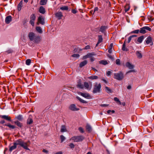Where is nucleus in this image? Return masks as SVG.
<instances>
[{
  "label": "nucleus",
  "instance_id": "1",
  "mask_svg": "<svg viewBox=\"0 0 154 154\" xmlns=\"http://www.w3.org/2000/svg\"><path fill=\"white\" fill-rule=\"evenodd\" d=\"M28 142L30 143V142L29 141L27 142H25L22 139H19L13 143L14 145L10 147L9 151L11 152L13 150L16 148L17 145H20L25 149L30 150L28 148L29 146L28 143Z\"/></svg>",
  "mask_w": 154,
  "mask_h": 154
},
{
  "label": "nucleus",
  "instance_id": "2",
  "mask_svg": "<svg viewBox=\"0 0 154 154\" xmlns=\"http://www.w3.org/2000/svg\"><path fill=\"white\" fill-rule=\"evenodd\" d=\"M101 85L100 83H95L94 85L93 93L94 94L99 93L101 91Z\"/></svg>",
  "mask_w": 154,
  "mask_h": 154
},
{
  "label": "nucleus",
  "instance_id": "3",
  "mask_svg": "<svg viewBox=\"0 0 154 154\" xmlns=\"http://www.w3.org/2000/svg\"><path fill=\"white\" fill-rule=\"evenodd\" d=\"M114 78L119 81L122 80L124 77L123 73L121 71L119 73H114Z\"/></svg>",
  "mask_w": 154,
  "mask_h": 154
},
{
  "label": "nucleus",
  "instance_id": "4",
  "mask_svg": "<svg viewBox=\"0 0 154 154\" xmlns=\"http://www.w3.org/2000/svg\"><path fill=\"white\" fill-rule=\"evenodd\" d=\"M85 139V137L82 135L74 136L72 137L71 139L75 142L82 141Z\"/></svg>",
  "mask_w": 154,
  "mask_h": 154
},
{
  "label": "nucleus",
  "instance_id": "5",
  "mask_svg": "<svg viewBox=\"0 0 154 154\" xmlns=\"http://www.w3.org/2000/svg\"><path fill=\"white\" fill-rule=\"evenodd\" d=\"M146 30L150 31L151 29L149 26H145L140 28V30H139L140 32L142 34H144L147 32Z\"/></svg>",
  "mask_w": 154,
  "mask_h": 154
},
{
  "label": "nucleus",
  "instance_id": "6",
  "mask_svg": "<svg viewBox=\"0 0 154 154\" xmlns=\"http://www.w3.org/2000/svg\"><path fill=\"white\" fill-rule=\"evenodd\" d=\"M69 109L72 111H76L79 110V109L76 108L75 105L74 104L70 105L69 107Z\"/></svg>",
  "mask_w": 154,
  "mask_h": 154
},
{
  "label": "nucleus",
  "instance_id": "7",
  "mask_svg": "<svg viewBox=\"0 0 154 154\" xmlns=\"http://www.w3.org/2000/svg\"><path fill=\"white\" fill-rule=\"evenodd\" d=\"M33 121L32 119V116L31 115H29V118L27 120L26 123L27 125H31L33 123Z\"/></svg>",
  "mask_w": 154,
  "mask_h": 154
},
{
  "label": "nucleus",
  "instance_id": "8",
  "mask_svg": "<svg viewBox=\"0 0 154 154\" xmlns=\"http://www.w3.org/2000/svg\"><path fill=\"white\" fill-rule=\"evenodd\" d=\"M0 117L2 119H4L10 122L11 121V117L8 116L1 115Z\"/></svg>",
  "mask_w": 154,
  "mask_h": 154
},
{
  "label": "nucleus",
  "instance_id": "9",
  "mask_svg": "<svg viewBox=\"0 0 154 154\" xmlns=\"http://www.w3.org/2000/svg\"><path fill=\"white\" fill-rule=\"evenodd\" d=\"M28 36L31 41H33L35 36L34 33L33 32H30L29 33Z\"/></svg>",
  "mask_w": 154,
  "mask_h": 154
},
{
  "label": "nucleus",
  "instance_id": "10",
  "mask_svg": "<svg viewBox=\"0 0 154 154\" xmlns=\"http://www.w3.org/2000/svg\"><path fill=\"white\" fill-rule=\"evenodd\" d=\"M77 87L78 88H80L81 89H83L84 86L82 84V80L81 79H79L77 80Z\"/></svg>",
  "mask_w": 154,
  "mask_h": 154
},
{
  "label": "nucleus",
  "instance_id": "11",
  "mask_svg": "<svg viewBox=\"0 0 154 154\" xmlns=\"http://www.w3.org/2000/svg\"><path fill=\"white\" fill-rule=\"evenodd\" d=\"M145 42L147 44H148L152 43V44H151L150 45H153V42H152V37L150 36H148L147 38L145 41Z\"/></svg>",
  "mask_w": 154,
  "mask_h": 154
},
{
  "label": "nucleus",
  "instance_id": "12",
  "mask_svg": "<svg viewBox=\"0 0 154 154\" xmlns=\"http://www.w3.org/2000/svg\"><path fill=\"white\" fill-rule=\"evenodd\" d=\"M41 37L39 36H35L34 38V42L36 43H38L41 41Z\"/></svg>",
  "mask_w": 154,
  "mask_h": 154
},
{
  "label": "nucleus",
  "instance_id": "13",
  "mask_svg": "<svg viewBox=\"0 0 154 154\" xmlns=\"http://www.w3.org/2000/svg\"><path fill=\"white\" fill-rule=\"evenodd\" d=\"M38 22L43 25L45 23L44 19L42 18V16H40L38 17Z\"/></svg>",
  "mask_w": 154,
  "mask_h": 154
},
{
  "label": "nucleus",
  "instance_id": "14",
  "mask_svg": "<svg viewBox=\"0 0 154 154\" xmlns=\"http://www.w3.org/2000/svg\"><path fill=\"white\" fill-rule=\"evenodd\" d=\"M154 16V13L152 11L150 12V14L148 16V18L150 21H152L154 20V18L152 17Z\"/></svg>",
  "mask_w": 154,
  "mask_h": 154
},
{
  "label": "nucleus",
  "instance_id": "15",
  "mask_svg": "<svg viewBox=\"0 0 154 154\" xmlns=\"http://www.w3.org/2000/svg\"><path fill=\"white\" fill-rule=\"evenodd\" d=\"M12 20V17L11 16H7L5 19V22L7 24H9Z\"/></svg>",
  "mask_w": 154,
  "mask_h": 154
},
{
  "label": "nucleus",
  "instance_id": "16",
  "mask_svg": "<svg viewBox=\"0 0 154 154\" xmlns=\"http://www.w3.org/2000/svg\"><path fill=\"white\" fill-rule=\"evenodd\" d=\"M55 16L58 19L60 20L61 19L62 17L63 16L62 13L61 12H58L55 14Z\"/></svg>",
  "mask_w": 154,
  "mask_h": 154
},
{
  "label": "nucleus",
  "instance_id": "17",
  "mask_svg": "<svg viewBox=\"0 0 154 154\" xmlns=\"http://www.w3.org/2000/svg\"><path fill=\"white\" fill-rule=\"evenodd\" d=\"M80 94L82 97L87 98H89L91 96L88 93H80Z\"/></svg>",
  "mask_w": 154,
  "mask_h": 154
},
{
  "label": "nucleus",
  "instance_id": "18",
  "mask_svg": "<svg viewBox=\"0 0 154 154\" xmlns=\"http://www.w3.org/2000/svg\"><path fill=\"white\" fill-rule=\"evenodd\" d=\"M107 28L108 27L107 26H101L100 28V31L102 33H104Z\"/></svg>",
  "mask_w": 154,
  "mask_h": 154
},
{
  "label": "nucleus",
  "instance_id": "19",
  "mask_svg": "<svg viewBox=\"0 0 154 154\" xmlns=\"http://www.w3.org/2000/svg\"><path fill=\"white\" fill-rule=\"evenodd\" d=\"M125 65L129 69H132L134 67V65L131 64L129 62H127L126 63Z\"/></svg>",
  "mask_w": 154,
  "mask_h": 154
},
{
  "label": "nucleus",
  "instance_id": "20",
  "mask_svg": "<svg viewBox=\"0 0 154 154\" xmlns=\"http://www.w3.org/2000/svg\"><path fill=\"white\" fill-rule=\"evenodd\" d=\"M14 123L16 125H17L18 127H19L20 128H22V127L23 126V123H21L18 120H17L16 121H14Z\"/></svg>",
  "mask_w": 154,
  "mask_h": 154
},
{
  "label": "nucleus",
  "instance_id": "21",
  "mask_svg": "<svg viewBox=\"0 0 154 154\" xmlns=\"http://www.w3.org/2000/svg\"><path fill=\"white\" fill-rule=\"evenodd\" d=\"M45 8L42 6H41L39 7V12L42 14H44L45 13Z\"/></svg>",
  "mask_w": 154,
  "mask_h": 154
},
{
  "label": "nucleus",
  "instance_id": "22",
  "mask_svg": "<svg viewBox=\"0 0 154 154\" xmlns=\"http://www.w3.org/2000/svg\"><path fill=\"white\" fill-rule=\"evenodd\" d=\"M23 1L21 0L18 4L17 5V10L18 11H20L21 9V8L23 7Z\"/></svg>",
  "mask_w": 154,
  "mask_h": 154
},
{
  "label": "nucleus",
  "instance_id": "23",
  "mask_svg": "<svg viewBox=\"0 0 154 154\" xmlns=\"http://www.w3.org/2000/svg\"><path fill=\"white\" fill-rule=\"evenodd\" d=\"M88 61L87 60H85L84 61L81 62L79 64V67L82 68L83 66L87 64Z\"/></svg>",
  "mask_w": 154,
  "mask_h": 154
},
{
  "label": "nucleus",
  "instance_id": "24",
  "mask_svg": "<svg viewBox=\"0 0 154 154\" xmlns=\"http://www.w3.org/2000/svg\"><path fill=\"white\" fill-rule=\"evenodd\" d=\"M136 54L137 57L139 59H141L142 57V55L141 53V51H137L136 52Z\"/></svg>",
  "mask_w": 154,
  "mask_h": 154
},
{
  "label": "nucleus",
  "instance_id": "25",
  "mask_svg": "<svg viewBox=\"0 0 154 154\" xmlns=\"http://www.w3.org/2000/svg\"><path fill=\"white\" fill-rule=\"evenodd\" d=\"M17 119L18 120H18V121H22L23 119L22 116L20 115H19L17 116H16L15 118L14 119Z\"/></svg>",
  "mask_w": 154,
  "mask_h": 154
},
{
  "label": "nucleus",
  "instance_id": "26",
  "mask_svg": "<svg viewBox=\"0 0 154 154\" xmlns=\"http://www.w3.org/2000/svg\"><path fill=\"white\" fill-rule=\"evenodd\" d=\"M4 125L8 126L9 128L12 129H14L16 128V126L15 125H12L9 123L5 124Z\"/></svg>",
  "mask_w": 154,
  "mask_h": 154
},
{
  "label": "nucleus",
  "instance_id": "27",
  "mask_svg": "<svg viewBox=\"0 0 154 154\" xmlns=\"http://www.w3.org/2000/svg\"><path fill=\"white\" fill-rule=\"evenodd\" d=\"M144 38L143 35H142L138 38L137 41L139 43H141Z\"/></svg>",
  "mask_w": 154,
  "mask_h": 154
},
{
  "label": "nucleus",
  "instance_id": "28",
  "mask_svg": "<svg viewBox=\"0 0 154 154\" xmlns=\"http://www.w3.org/2000/svg\"><path fill=\"white\" fill-rule=\"evenodd\" d=\"M67 131L66 129L65 125H62L61 127L60 131L62 132H63Z\"/></svg>",
  "mask_w": 154,
  "mask_h": 154
},
{
  "label": "nucleus",
  "instance_id": "29",
  "mask_svg": "<svg viewBox=\"0 0 154 154\" xmlns=\"http://www.w3.org/2000/svg\"><path fill=\"white\" fill-rule=\"evenodd\" d=\"M76 98L82 103H87V101L82 100L81 98H80L78 96H77L76 97Z\"/></svg>",
  "mask_w": 154,
  "mask_h": 154
},
{
  "label": "nucleus",
  "instance_id": "30",
  "mask_svg": "<svg viewBox=\"0 0 154 154\" xmlns=\"http://www.w3.org/2000/svg\"><path fill=\"white\" fill-rule=\"evenodd\" d=\"M122 49L123 51H128V49L127 48H126L125 41L124 44L122 45Z\"/></svg>",
  "mask_w": 154,
  "mask_h": 154
},
{
  "label": "nucleus",
  "instance_id": "31",
  "mask_svg": "<svg viewBox=\"0 0 154 154\" xmlns=\"http://www.w3.org/2000/svg\"><path fill=\"white\" fill-rule=\"evenodd\" d=\"M105 90L108 93H112V91L111 90V89H110L109 87L106 86L105 87Z\"/></svg>",
  "mask_w": 154,
  "mask_h": 154
},
{
  "label": "nucleus",
  "instance_id": "32",
  "mask_svg": "<svg viewBox=\"0 0 154 154\" xmlns=\"http://www.w3.org/2000/svg\"><path fill=\"white\" fill-rule=\"evenodd\" d=\"M86 129L87 131L88 132H90L91 131V126L88 125H87L86 127Z\"/></svg>",
  "mask_w": 154,
  "mask_h": 154
},
{
  "label": "nucleus",
  "instance_id": "33",
  "mask_svg": "<svg viewBox=\"0 0 154 154\" xmlns=\"http://www.w3.org/2000/svg\"><path fill=\"white\" fill-rule=\"evenodd\" d=\"M99 63L105 65L108 64V63L106 60H101L99 61Z\"/></svg>",
  "mask_w": 154,
  "mask_h": 154
},
{
  "label": "nucleus",
  "instance_id": "34",
  "mask_svg": "<svg viewBox=\"0 0 154 154\" xmlns=\"http://www.w3.org/2000/svg\"><path fill=\"white\" fill-rule=\"evenodd\" d=\"M47 0H41L40 2V5H45L47 3Z\"/></svg>",
  "mask_w": 154,
  "mask_h": 154
},
{
  "label": "nucleus",
  "instance_id": "35",
  "mask_svg": "<svg viewBox=\"0 0 154 154\" xmlns=\"http://www.w3.org/2000/svg\"><path fill=\"white\" fill-rule=\"evenodd\" d=\"M96 54L94 52H93L91 53H89L87 54L88 57L91 58L93 56L95 55Z\"/></svg>",
  "mask_w": 154,
  "mask_h": 154
},
{
  "label": "nucleus",
  "instance_id": "36",
  "mask_svg": "<svg viewBox=\"0 0 154 154\" xmlns=\"http://www.w3.org/2000/svg\"><path fill=\"white\" fill-rule=\"evenodd\" d=\"M125 12H127L130 8V6L129 4H127L125 6Z\"/></svg>",
  "mask_w": 154,
  "mask_h": 154
},
{
  "label": "nucleus",
  "instance_id": "37",
  "mask_svg": "<svg viewBox=\"0 0 154 154\" xmlns=\"http://www.w3.org/2000/svg\"><path fill=\"white\" fill-rule=\"evenodd\" d=\"M98 78V77L97 75H92L88 77V79H96Z\"/></svg>",
  "mask_w": 154,
  "mask_h": 154
},
{
  "label": "nucleus",
  "instance_id": "38",
  "mask_svg": "<svg viewBox=\"0 0 154 154\" xmlns=\"http://www.w3.org/2000/svg\"><path fill=\"white\" fill-rule=\"evenodd\" d=\"M30 20H35L36 19V16L35 14H32L30 17Z\"/></svg>",
  "mask_w": 154,
  "mask_h": 154
},
{
  "label": "nucleus",
  "instance_id": "39",
  "mask_svg": "<svg viewBox=\"0 0 154 154\" xmlns=\"http://www.w3.org/2000/svg\"><path fill=\"white\" fill-rule=\"evenodd\" d=\"M36 30L39 33H42V32L41 28L39 26H37L36 28Z\"/></svg>",
  "mask_w": 154,
  "mask_h": 154
},
{
  "label": "nucleus",
  "instance_id": "40",
  "mask_svg": "<svg viewBox=\"0 0 154 154\" xmlns=\"http://www.w3.org/2000/svg\"><path fill=\"white\" fill-rule=\"evenodd\" d=\"M60 9L62 10L67 11L68 10V7L67 6H64L60 8Z\"/></svg>",
  "mask_w": 154,
  "mask_h": 154
},
{
  "label": "nucleus",
  "instance_id": "41",
  "mask_svg": "<svg viewBox=\"0 0 154 154\" xmlns=\"http://www.w3.org/2000/svg\"><path fill=\"white\" fill-rule=\"evenodd\" d=\"M114 100L116 101L117 103H119V105L122 104V103L120 101L119 99L116 97H115L114 98Z\"/></svg>",
  "mask_w": 154,
  "mask_h": 154
},
{
  "label": "nucleus",
  "instance_id": "42",
  "mask_svg": "<svg viewBox=\"0 0 154 154\" xmlns=\"http://www.w3.org/2000/svg\"><path fill=\"white\" fill-rule=\"evenodd\" d=\"M84 85L85 87L87 89H88L89 88V85L88 83L86 82H85L84 83Z\"/></svg>",
  "mask_w": 154,
  "mask_h": 154
},
{
  "label": "nucleus",
  "instance_id": "43",
  "mask_svg": "<svg viewBox=\"0 0 154 154\" xmlns=\"http://www.w3.org/2000/svg\"><path fill=\"white\" fill-rule=\"evenodd\" d=\"M103 41V38L102 37V36L101 35H99L98 36V43H101Z\"/></svg>",
  "mask_w": 154,
  "mask_h": 154
},
{
  "label": "nucleus",
  "instance_id": "44",
  "mask_svg": "<svg viewBox=\"0 0 154 154\" xmlns=\"http://www.w3.org/2000/svg\"><path fill=\"white\" fill-rule=\"evenodd\" d=\"M31 63V60L30 59H28L26 61V64L27 65H29Z\"/></svg>",
  "mask_w": 154,
  "mask_h": 154
},
{
  "label": "nucleus",
  "instance_id": "45",
  "mask_svg": "<svg viewBox=\"0 0 154 154\" xmlns=\"http://www.w3.org/2000/svg\"><path fill=\"white\" fill-rule=\"evenodd\" d=\"M60 138L61 139V143L63 142L65 140V137L63 135H61L60 136Z\"/></svg>",
  "mask_w": 154,
  "mask_h": 154
},
{
  "label": "nucleus",
  "instance_id": "46",
  "mask_svg": "<svg viewBox=\"0 0 154 154\" xmlns=\"http://www.w3.org/2000/svg\"><path fill=\"white\" fill-rule=\"evenodd\" d=\"M69 146L71 149H73L75 147V145L73 143H70L69 144Z\"/></svg>",
  "mask_w": 154,
  "mask_h": 154
},
{
  "label": "nucleus",
  "instance_id": "47",
  "mask_svg": "<svg viewBox=\"0 0 154 154\" xmlns=\"http://www.w3.org/2000/svg\"><path fill=\"white\" fill-rule=\"evenodd\" d=\"M71 56L74 57L79 58L80 56V55L78 54H74L72 55Z\"/></svg>",
  "mask_w": 154,
  "mask_h": 154
},
{
  "label": "nucleus",
  "instance_id": "48",
  "mask_svg": "<svg viewBox=\"0 0 154 154\" xmlns=\"http://www.w3.org/2000/svg\"><path fill=\"white\" fill-rule=\"evenodd\" d=\"M78 129L81 133H83L84 132V130L82 127H79L78 128Z\"/></svg>",
  "mask_w": 154,
  "mask_h": 154
},
{
  "label": "nucleus",
  "instance_id": "49",
  "mask_svg": "<svg viewBox=\"0 0 154 154\" xmlns=\"http://www.w3.org/2000/svg\"><path fill=\"white\" fill-rule=\"evenodd\" d=\"M139 32H140L139 30L137 29L134 31H132L131 32V33H138Z\"/></svg>",
  "mask_w": 154,
  "mask_h": 154
},
{
  "label": "nucleus",
  "instance_id": "50",
  "mask_svg": "<svg viewBox=\"0 0 154 154\" xmlns=\"http://www.w3.org/2000/svg\"><path fill=\"white\" fill-rule=\"evenodd\" d=\"M116 64L118 65L120 64V60L119 59H117L116 60Z\"/></svg>",
  "mask_w": 154,
  "mask_h": 154
},
{
  "label": "nucleus",
  "instance_id": "51",
  "mask_svg": "<svg viewBox=\"0 0 154 154\" xmlns=\"http://www.w3.org/2000/svg\"><path fill=\"white\" fill-rule=\"evenodd\" d=\"M35 20H30L29 21L30 23L32 26H34V21Z\"/></svg>",
  "mask_w": 154,
  "mask_h": 154
},
{
  "label": "nucleus",
  "instance_id": "52",
  "mask_svg": "<svg viewBox=\"0 0 154 154\" xmlns=\"http://www.w3.org/2000/svg\"><path fill=\"white\" fill-rule=\"evenodd\" d=\"M111 72L110 71H107L106 72V75L107 76H109L111 75Z\"/></svg>",
  "mask_w": 154,
  "mask_h": 154
},
{
  "label": "nucleus",
  "instance_id": "53",
  "mask_svg": "<svg viewBox=\"0 0 154 154\" xmlns=\"http://www.w3.org/2000/svg\"><path fill=\"white\" fill-rule=\"evenodd\" d=\"M78 51V48H74L73 52V53H76Z\"/></svg>",
  "mask_w": 154,
  "mask_h": 154
},
{
  "label": "nucleus",
  "instance_id": "54",
  "mask_svg": "<svg viewBox=\"0 0 154 154\" xmlns=\"http://www.w3.org/2000/svg\"><path fill=\"white\" fill-rule=\"evenodd\" d=\"M13 51L12 50H11L10 49V50H8L7 51H6V52L8 54H10V53H11L13 52Z\"/></svg>",
  "mask_w": 154,
  "mask_h": 154
},
{
  "label": "nucleus",
  "instance_id": "55",
  "mask_svg": "<svg viewBox=\"0 0 154 154\" xmlns=\"http://www.w3.org/2000/svg\"><path fill=\"white\" fill-rule=\"evenodd\" d=\"M107 56V57L110 59L112 60H113V57L110 54H108Z\"/></svg>",
  "mask_w": 154,
  "mask_h": 154
},
{
  "label": "nucleus",
  "instance_id": "56",
  "mask_svg": "<svg viewBox=\"0 0 154 154\" xmlns=\"http://www.w3.org/2000/svg\"><path fill=\"white\" fill-rule=\"evenodd\" d=\"M90 46L89 45H87L86 46L85 48L83 49L87 50L90 49Z\"/></svg>",
  "mask_w": 154,
  "mask_h": 154
},
{
  "label": "nucleus",
  "instance_id": "57",
  "mask_svg": "<svg viewBox=\"0 0 154 154\" xmlns=\"http://www.w3.org/2000/svg\"><path fill=\"white\" fill-rule=\"evenodd\" d=\"M77 11L75 9H72V12L73 14H75L76 13H77Z\"/></svg>",
  "mask_w": 154,
  "mask_h": 154
},
{
  "label": "nucleus",
  "instance_id": "58",
  "mask_svg": "<svg viewBox=\"0 0 154 154\" xmlns=\"http://www.w3.org/2000/svg\"><path fill=\"white\" fill-rule=\"evenodd\" d=\"M132 37H131V36H130L128 38V43H129L131 41V39H132Z\"/></svg>",
  "mask_w": 154,
  "mask_h": 154
},
{
  "label": "nucleus",
  "instance_id": "59",
  "mask_svg": "<svg viewBox=\"0 0 154 154\" xmlns=\"http://www.w3.org/2000/svg\"><path fill=\"white\" fill-rule=\"evenodd\" d=\"M109 104H101L100 105V106H103V107H106L109 106Z\"/></svg>",
  "mask_w": 154,
  "mask_h": 154
},
{
  "label": "nucleus",
  "instance_id": "60",
  "mask_svg": "<svg viewBox=\"0 0 154 154\" xmlns=\"http://www.w3.org/2000/svg\"><path fill=\"white\" fill-rule=\"evenodd\" d=\"M42 152H44L46 153H48L49 152L48 151L44 149H43Z\"/></svg>",
  "mask_w": 154,
  "mask_h": 154
},
{
  "label": "nucleus",
  "instance_id": "61",
  "mask_svg": "<svg viewBox=\"0 0 154 154\" xmlns=\"http://www.w3.org/2000/svg\"><path fill=\"white\" fill-rule=\"evenodd\" d=\"M113 43L110 44V45H109V49H112V48L113 47Z\"/></svg>",
  "mask_w": 154,
  "mask_h": 154
},
{
  "label": "nucleus",
  "instance_id": "62",
  "mask_svg": "<svg viewBox=\"0 0 154 154\" xmlns=\"http://www.w3.org/2000/svg\"><path fill=\"white\" fill-rule=\"evenodd\" d=\"M95 60V58L93 57H92L90 58V60L91 62L94 61Z\"/></svg>",
  "mask_w": 154,
  "mask_h": 154
},
{
  "label": "nucleus",
  "instance_id": "63",
  "mask_svg": "<svg viewBox=\"0 0 154 154\" xmlns=\"http://www.w3.org/2000/svg\"><path fill=\"white\" fill-rule=\"evenodd\" d=\"M98 10V8L97 7H96L94 9V12L93 13V14H94V12L95 11H97Z\"/></svg>",
  "mask_w": 154,
  "mask_h": 154
},
{
  "label": "nucleus",
  "instance_id": "64",
  "mask_svg": "<svg viewBox=\"0 0 154 154\" xmlns=\"http://www.w3.org/2000/svg\"><path fill=\"white\" fill-rule=\"evenodd\" d=\"M5 122V121L4 120H2L0 121V124H4Z\"/></svg>",
  "mask_w": 154,
  "mask_h": 154
}]
</instances>
